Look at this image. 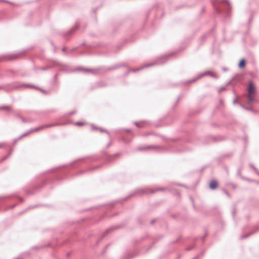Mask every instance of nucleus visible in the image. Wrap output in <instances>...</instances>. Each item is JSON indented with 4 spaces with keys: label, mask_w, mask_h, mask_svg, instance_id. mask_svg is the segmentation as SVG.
Instances as JSON below:
<instances>
[{
    "label": "nucleus",
    "mask_w": 259,
    "mask_h": 259,
    "mask_svg": "<svg viewBox=\"0 0 259 259\" xmlns=\"http://www.w3.org/2000/svg\"><path fill=\"white\" fill-rule=\"evenodd\" d=\"M170 56V54H168L165 56H163L156 60L153 61L152 62H151L150 63H148L144 66H143L141 67L138 68L137 69H133L129 70L126 73V74H128L130 72H137L143 68H148L149 67H151L155 65H162L164 63H165L167 61V58Z\"/></svg>",
    "instance_id": "obj_1"
},
{
    "label": "nucleus",
    "mask_w": 259,
    "mask_h": 259,
    "mask_svg": "<svg viewBox=\"0 0 259 259\" xmlns=\"http://www.w3.org/2000/svg\"><path fill=\"white\" fill-rule=\"evenodd\" d=\"M149 190L147 189H136V190H135L133 192V193L129 194L127 196H126L125 197H124V198H123L121 199H119V200H117L116 202H114L113 203H112V205H114L115 203L120 202H122L123 201L126 200L128 198H131L132 197L140 196V195H143V194H148L149 193Z\"/></svg>",
    "instance_id": "obj_2"
},
{
    "label": "nucleus",
    "mask_w": 259,
    "mask_h": 259,
    "mask_svg": "<svg viewBox=\"0 0 259 259\" xmlns=\"http://www.w3.org/2000/svg\"><path fill=\"white\" fill-rule=\"evenodd\" d=\"M13 87L14 89H20L23 87H29V88H34L36 90H39L41 93L44 94H47V91L39 88L38 87L28 84V83H22L20 82H15L12 84Z\"/></svg>",
    "instance_id": "obj_3"
},
{
    "label": "nucleus",
    "mask_w": 259,
    "mask_h": 259,
    "mask_svg": "<svg viewBox=\"0 0 259 259\" xmlns=\"http://www.w3.org/2000/svg\"><path fill=\"white\" fill-rule=\"evenodd\" d=\"M206 75H209L210 76L214 78H218L219 77L218 74L213 73L210 71H206L205 72L199 74L197 77L193 78L192 79L187 80L185 83H188L195 82L198 79H200L201 78Z\"/></svg>",
    "instance_id": "obj_4"
},
{
    "label": "nucleus",
    "mask_w": 259,
    "mask_h": 259,
    "mask_svg": "<svg viewBox=\"0 0 259 259\" xmlns=\"http://www.w3.org/2000/svg\"><path fill=\"white\" fill-rule=\"evenodd\" d=\"M65 123H51V124H46L44 125H40L38 127L34 128L33 131H39L40 130H44L45 128L51 127L55 126H60L63 125Z\"/></svg>",
    "instance_id": "obj_5"
},
{
    "label": "nucleus",
    "mask_w": 259,
    "mask_h": 259,
    "mask_svg": "<svg viewBox=\"0 0 259 259\" xmlns=\"http://www.w3.org/2000/svg\"><path fill=\"white\" fill-rule=\"evenodd\" d=\"M258 232H259V226L258 225H255L253 226V229H252V230L251 231H250L248 233H247L246 234L242 235L240 237V238L241 239H245V238H246L247 237H249L251 235H253V234L257 233Z\"/></svg>",
    "instance_id": "obj_6"
},
{
    "label": "nucleus",
    "mask_w": 259,
    "mask_h": 259,
    "mask_svg": "<svg viewBox=\"0 0 259 259\" xmlns=\"http://www.w3.org/2000/svg\"><path fill=\"white\" fill-rule=\"evenodd\" d=\"M255 89L254 83L252 80L248 82V93L249 95H252L255 93Z\"/></svg>",
    "instance_id": "obj_7"
},
{
    "label": "nucleus",
    "mask_w": 259,
    "mask_h": 259,
    "mask_svg": "<svg viewBox=\"0 0 259 259\" xmlns=\"http://www.w3.org/2000/svg\"><path fill=\"white\" fill-rule=\"evenodd\" d=\"M221 4H225L226 5V14L229 15V12L231 9V6L230 2L228 0H222L220 1Z\"/></svg>",
    "instance_id": "obj_8"
},
{
    "label": "nucleus",
    "mask_w": 259,
    "mask_h": 259,
    "mask_svg": "<svg viewBox=\"0 0 259 259\" xmlns=\"http://www.w3.org/2000/svg\"><path fill=\"white\" fill-rule=\"evenodd\" d=\"M160 148L159 147L156 145H149L148 146L145 147H139L137 148V150H147L150 149H154L155 150H157L158 149Z\"/></svg>",
    "instance_id": "obj_9"
},
{
    "label": "nucleus",
    "mask_w": 259,
    "mask_h": 259,
    "mask_svg": "<svg viewBox=\"0 0 259 259\" xmlns=\"http://www.w3.org/2000/svg\"><path fill=\"white\" fill-rule=\"evenodd\" d=\"M124 66H125L124 65H121V64L114 65H113L112 66H111V67H106L105 68V71H110V70H113L119 69L120 67H123Z\"/></svg>",
    "instance_id": "obj_10"
},
{
    "label": "nucleus",
    "mask_w": 259,
    "mask_h": 259,
    "mask_svg": "<svg viewBox=\"0 0 259 259\" xmlns=\"http://www.w3.org/2000/svg\"><path fill=\"white\" fill-rule=\"evenodd\" d=\"M75 70H82L84 71L85 72L89 73L91 72L93 74H95L96 71L92 69H89V68H84L83 67H78L75 69Z\"/></svg>",
    "instance_id": "obj_11"
},
{
    "label": "nucleus",
    "mask_w": 259,
    "mask_h": 259,
    "mask_svg": "<svg viewBox=\"0 0 259 259\" xmlns=\"http://www.w3.org/2000/svg\"><path fill=\"white\" fill-rule=\"evenodd\" d=\"M218 186V182L216 180H212L210 183H209V188L211 190H215L217 189V188Z\"/></svg>",
    "instance_id": "obj_12"
},
{
    "label": "nucleus",
    "mask_w": 259,
    "mask_h": 259,
    "mask_svg": "<svg viewBox=\"0 0 259 259\" xmlns=\"http://www.w3.org/2000/svg\"><path fill=\"white\" fill-rule=\"evenodd\" d=\"M121 153H115L113 155H109L108 157V160L110 161V162H111L112 161H113L114 159L115 158V157H119L120 156H121Z\"/></svg>",
    "instance_id": "obj_13"
},
{
    "label": "nucleus",
    "mask_w": 259,
    "mask_h": 259,
    "mask_svg": "<svg viewBox=\"0 0 259 259\" xmlns=\"http://www.w3.org/2000/svg\"><path fill=\"white\" fill-rule=\"evenodd\" d=\"M79 23L76 22L75 25L69 31H68L67 33L68 35H71L73 34V32L76 30L79 27Z\"/></svg>",
    "instance_id": "obj_14"
},
{
    "label": "nucleus",
    "mask_w": 259,
    "mask_h": 259,
    "mask_svg": "<svg viewBox=\"0 0 259 259\" xmlns=\"http://www.w3.org/2000/svg\"><path fill=\"white\" fill-rule=\"evenodd\" d=\"M114 228L113 227H111V228H108L103 233V234L101 235V236L100 237V238L98 239V241H97V244L101 240V239L104 237L106 234L109 232L111 230H112V229H113Z\"/></svg>",
    "instance_id": "obj_15"
},
{
    "label": "nucleus",
    "mask_w": 259,
    "mask_h": 259,
    "mask_svg": "<svg viewBox=\"0 0 259 259\" xmlns=\"http://www.w3.org/2000/svg\"><path fill=\"white\" fill-rule=\"evenodd\" d=\"M13 83L7 84V86L10 87L9 88L6 89L3 86H0V89L4 90L6 92H9V91H10L11 90H16L17 89H14L13 88V85H12Z\"/></svg>",
    "instance_id": "obj_16"
},
{
    "label": "nucleus",
    "mask_w": 259,
    "mask_h": 259,
    "mask_svg": "<svg viewBox=\"0 0 259 259\" xmlns=\"http://www.w3.org/2000/svg\"><path fill=\"white\" fill-rule=\"evenodd\" d=\"M137 255V252H134L132 254H128L126 256H122L121 257V259H131Z\"/></svg>",
    "instance_id": "obj_17"
},
{
    "label": "nucleus",
    "mask_w": 259,
    "mask_h": 259,
    "mask_svg": "<svg viewBox=\"0 0 259 259\" xmlns=\"http://www.w3.org/2000/svg\"><path fill=\"white\" fill-rule=\"evenodd\" d=\"M100 167H101V165H97V166H95V167H93L89 168L87 169H86L85 170H81L79 172V174H83V173H84V172H85L87 171H90L91 170H94V169H97V168H98Z\"/></svg>",
    "instance_id": "obj_18"
},
{
    "label": "nucleus",
    "mask_w": 259,
    "mask_h": 259,
    "mask_svg": "<svg viewBox=\"0 0 259 259\" xmlns=\"http://www.w3.org/2000/svg\"><path fill=\"white\" fill-rule=\"evenodd\" d=\"M245 66V60L244 59H241L238 64V67L240 68H243Z\"/></svg>",
    "instance_id": "obj_19"
},
{
    "label": "nucleus",
    "mask_w": 259,
    "mask_h": 259,
    "mask_svg": "<svg viewBox=\"0 0 259 259\" xmlns=\"http://www.w3.org/2000/svg\"><path fill=\"white\" fill-rule=\"evenodd\" d=\"M211 3H212L213 7H214V11H215V12H217L218 14L221 13L222 12V10L220 8L215 7V4L213 2V1L211 2Z\"/></svg>",
    "instance_id": "obj_20"
},
{
    "label": "nucleus",
    "mask_w": 259,
    "mask_h": 259,
    "mask_svg": "<svg viewBox=\"0 0 259 259\" xmlns=\"http://www.w3.org/2000/svg\"><path fill=\"white\" fill-rule=\"evenodd\" d=\"M237 213V208L235 205L233 206L232 209V215L234 219H235V217L236 214Z\"/></svg>",
    "instance_id": "obj_21"
},
{
    "label": "nucleus",
    "mask_w": 259,
    "mask_h": 259,
    "mask_svg": "<svg viewBox=\"0 0 259 259\" xmlns=\"http://www.w3.org/2000/svg\"><path fill=\"white\" fill-rule=\"evenodd\" d=\"M33 130H34V128H32V129L30 130L29 132H26V133H24V134H22V135L19 137H20V139H21L22 138H23V137H25V136H27V135L28 134H29L32 133H33V132H35L36 131H33Z\"/></svg>",
    "instance_id": "obj_22"
},
{
    "label": "nucleus",
    "mask_w": 259,
    "mask_h": 259,
    "mask_svg": "<svg viewBox=\"0 0 259 259\" xmlns=\"http://www.w3.org/2000/svg\"><path fill=\"white\" fill-rule=\"evenodd\" d=\"M21 121L23 123H25V122H32L33 120L32 119H31L30 118H28V119H25L23 117H21V118L20 119Z\"/></svg>",
    "instance_id": "obj_23"
},
{
    "label": "nucleus",
    "mask_w": 259,
    "mask_h": 259,
    "mask_svg": "<svg viewBox=\"0 0 259 259\" xmlns=\"http://www.w3.org/2000/svg\"><path fill=\"white\" fill-rule=\"evenodd\" d=\"M11 107L10 106H0V109H4L10 111Z\"/></svg>",
    "instance_id": "obj_24"
},
{
    "label": "nucleus",
    "mask_w": 259,
    "mask_h": 259,
    "mask_svg": "<svg viewBox=\"0 0 259 259\" xmlns=\"http://www.w3.org/2000/svg\"><path fill=\"white\" fill-rule=\"evenodd\" d=\"M248 98V103L251 104L252 102L254 101V99L251 96V95H249L247 97Z\"/></svg>",
    "instance_id": "obj_25"
},
{
    "label": "nucleus",
    "mask_w": 259,
    "mask_h": 259,
    "mask_svg": "<svg viewBox=\"0 0 259 259\" xmlns=\"http://www.w3.org/2000/svg\"><path fill=\"white\" fill-rule=\"evenodd\" d=\"M86 158H82L80 159H77L73 162V163H78L80 162L81 163H83Z\"/></svg>",
    "instance_id": "obj_26"
},
{
    "label": "nucleus",
    "mask_w": 259,
    "mask_h": 259,
    "mask_svg": "<svg viewBox=\"0 0 259 259\" xmlns=\"http://www.w3.org/2000/svg\"><path fill=\"white\" fill-rule=\"evenodd\" d=\"M12 151H13V150H12V149H10V152H9V153L8 155H7V156H6L5 157H4L2 159V160H1V162L4 161H5V160H6V159H7V158H8L10 156V155L11 154V153H12Z\"/></svg>",
    "instance_id": "obj_27"
},
{
    "label": "nucleus",
    "mask_w": 259,
    "mask_h": 259,
    "mask_svg": "<svg viewBox=\"0 0 259 259\" xmlns=\"http://www.w3.org/2000/svg\"><path fill=\"white\" fill-rule=\"evenodd\" d=\"M73 124L75 125L83 126V125H85V123L83 122L77 121V122H74Z\"/></svg>",
    "instance_id": "obj_28"
},
{
    "label": "nucleus",
    "mask_w": 259,
    "mask_h": 259,
    "mask_svg": "<svg viewBox=\"0 0 259 259\" xmlns=\"http://www.w3.org/2000/svg\"><path fill=\"white\" fill-rule=\"evenodd\" d=\"M165 189H167V188H158V189H156L155 190H151V193H152H152H155L157 191H163V190H165Z\"/></svg>",
    "instance_id": "obj_29"
},
{
    "label": "nucleus",
    "mask_w": 259,
    "mask_h": 259,
    "mask_svg": "<svg viewBox=\"0 0 259 259\" xmlns=\"http://www.w3.org/2000/svg\"><path fill=\"white\" fill-rule=\"evenodd\" d=\"M97 86L102 87L105 86V84L104 83L103 81H100L97 82Z\"/></svg>",
    "instance_id": "obj_30"
},
{
    "label": "nucleus",
    "mask_w": 259,
    "mask_h": 259,
    "mask_svg": "<svg viewBox=\"0 0 259 259\" xmlns=\"http://www.w3.org/2000/svg\"><path fill=\"white\" fill-rule=\"evenodd\" d=\"M195 246V244H194L192 246H189V247H187L186 248V250H187V251H189V250H191L192 249H193L194 247Z\"/></svg>",
    "instance_id": "obj_31"
},
{
    "label": "nucleus",
    "mask_w": 259,
    "mask_h": 259,
    "mask_svg": "<svg viewBox=\"0 0 259 259\" xmlns=\"http://www.w3.org/2000/svg\"><path fill=\"white\" fill-rule=\"evenodd\" d=\"M249 166L253 169L255 172L257 171L258 169L253 164L250 163Z\"/></svg>",
    "instance_id": "obj_32"
},
{
    "label": "nucleus",
    "mask_w": 259,
    "mask_h": 259,
    "mask_svg": "<svg viewBox=\"0 0 259 259\" xmlns=\"http://www.w3.org/2000/svg\"><path fill=\"white\" fill-rule=\"evenodd\" d=\"M223 191L224 192V193L226 194V195L229 198H230L231 197V196L228 193V192L226 191V190L225 189H223Z\"/></svg>",
    "instance_id": "obj_33"
},
{
    "label": "nucleus",
    "mask_w": 259,
    "mask_h": 259,
    "mask_svg": "<svg viewBox=\"0 0 259 259\" xmlns=\"http://www.w3.org/2000/svg\"><path fill=\"white\" fill-rule=\"evenodd\" d=\"M241 170H242V168H239V169H238L237 172V176H241Z\"/></svg>",
    "instance_id": "obj_34"
},
{
    "label": "nucleus",
    "mask_w": 259,
    "mask_h": 259,
    "mask_svg": "<svg viewBox=\"0 0 259 259\" xmlns=\"http://www.w3.org/2000/svg\"><path fill=\"white\" fill-rule=\"evenodd\" d=\"M99 130H100V132H102V133H103V132H105L106 133H107V134H109V133L106 130H104V129H102V128H99Z\"/></svg>",
    "instance_id": "obj_35"
},
{
    "label": "nucleus",
    "mask_w": 259,
    "mask_h": 259,
    "mask_svg": "<svg viewBox=\"0 0 259 259\" xmlns=\"http://www.w3.org/2000/svg\"><path fill=\"white\" fill-rule=\"evenodd\" d=\"M20 139H21L20 138V137H18V138L15 139L13 140V144H14V145H15V144L17 143V142H18L19 140H20Z\"/></svg>",
    "instance_id": "obj_36"
},
{
    "label": "nucleus",
    "mask_w": 259,
    "mask_h": 259,
    "mask_svg": "<svg viewBox=\"0 0 259 259\" xmlns=\"http://www.w3.org/2000/svg\"><path fill=\"white\" fill-rule=\"evenodd\" d=\"M204 253V251L203 250V251H202L201 252H200L199 253H198L197 255H199V257H201L203 256Z\"/></svg>",
    "instance_id": "obj_37"
},
{
    "label": "nucleus",
    "mask_w": 259,
    "mask_h": 259,
    "mask_svg": "<svg viewBox=\"0 0 259 259\" xmlns=\"http://www.w3.org/2000/svg\"><path fill=\"white\" fill-rule=\"evenodd\" d=\"M229 185L231 186L233 189H235L236 188V185L233 183H230L229 184Z\"/></svg>",
    "instance_id": "obj_38"
},
{
    "label": "nucleus",
    "mask_w": 259,
    "mask_h": 259,
    "mask_svg": "<svg viewBox=\"0 0 259 259\" xmlns=\"http://www.w3.org/2000/svg\"><path fill=\"white\" fill-rule=\"evenodd\" d=\"M225 89H226L225 87H221V88H220L219 89V91H219V92L220 93V92H222V91H223L225 90Z\"/></svg>",
    "instance_id": "obj_39"
},
{
    "label": "nucleus",
    "mask_w": 259,
    "mask_h": 259,
    "mask_svg": "<svg viewBox=\"0 0 259 259\" xmlns=\"http://www.w3.org/2000/svg\"><path fill=\"white\" fill-rule=\"evenodd\" d=\"M75 113H76V111L74 110V111L69 112L68 113V115H71L75 114Z\"/></svg>",
    "instance_id": "obj_40"
},
{
    "label": "nucleus",
    "mask_w": 259,
    "mask_h": 259,
    "mask_svg": "<svg viewBox=\"0 0 259 259\" xmlns=\"http://www.w3.org/2000/svg\"><path fill=\"white\" fill-rule=\"evenodd\" d=\"M240 105L243 108L245 109V110H250L249 108L245 107V106H244L243 105H242L241 104H240Z\"/></svg>",
    "instance_id": "obj_41"
},
{
    "label": "nucleus",
    "mask_w": 259,
    "mask_h": 259,
    "mask_svg": "<svg viewBox=\"0 0 259 259\" xmlns=\"http://www.w3.org/2000/svg\"><path fill=\"white\" fill-rule=\"evenodd\" d=\"M92 129L93 130H97V129H99V128H98L97 127H95L93 124H92Z\"/></svg>",
    "instance_id": "obj_42"
},
{
    "label": "nucleus",
    "mask_w": 259,
    "mask_h": 259,
    "mask_svg": "<svg viewBox=\"0 0 259 259\" xmlns=\"http://www.w3.org/2000/svg\"><path fill=\"white\" fill-rule=\"evenodd\" d=\"M15 117H16V118H19V119H20V118H21V117H22V116H21L20 115V114H16Z\"/></svg>",
    "instance_id": "obj_43"
},
{
    "label": "nucleus",
    "mask_w": 259,
    "mask_h": 259,
    "mask_svg": "<svg viewBox=\"0 0 259 259\" xmlns=\"http://www.w3.org/2000/svg\"><path fill=\"white\" fill-rule=\"evenodd\" d=\"M26 194H28V195H31V194H32L33 193H32L31 192H30V191H29V190H26Z\"/></svg>",
    "instance_id": "obj_44"
},
{
    "label": "nucleus",
    "mask_w": 259,
    "mask_h": 259,
    "mask_svg": "<svg viewBox=\"0 0 259 259\" xmlns=\"http://www.w3.org/2000/svg\"><path fill=\"white\" fill-rule=\"evenodd\" d=\"M52 46H53V48H54V52L55 53V52H56L57 50H56V46H55L53 43H52Z\"/></svg>",
    "instance_id": "obj_45"
},
{
    "label": "nucleus",
    "mask_w": 259,
    "mask_h": 259,
    "mask_svg": "<svg viewBox=\"0 0 259 259\" xmlns=\"http://www.w3.org/2000/svg\"><path fill=\"white\" fill-rule=\"evenodd\" d=\"M56 63V65H58V66H63L62 64H61L60 63H59L58 62H55Z\"/></svg>",
    "instance_id": "obj_46"
},
{
    "label": "nucleus",
    "mask_w": 259,
    "mask_h": 259,
    "mask_svg": "<svg viewBox=\"0 0 259 259\" xmlns=\"http://www.w3.org/2000/svg\"><path fill=\"white\" fill-rule=\"evenodd\" d=\"M16 204H14V205H11V206H10L8 208V209H12V208H13L14 207H15L16 206Z\"/></svg>",
    "instance_id": "obj_47"
},
{
    "label": "nucleus",
    "mask_w": 259,
    "mask_h": 259,
    "mask_svg": "<svg viewBox=\"0 0 259 259\" xmlns=\"http://www.w3.org/2000/svg\"><path fill=\"white\" fill-rule=\"evenodd\" d=\"M177 185H178V186L183 187L187 188V186L186 185H185L180 184H177Z\"/></svg>",
    "instance_id": "obj_48"
},
{
    "label": "nucleus",
    "mask_w": 259,
    "mask_h": 259,
    "mask_svg": "<svg viewBox=\"0 0 259 259\" xmlns=\"http://www.w3.org/2000/svg\"><path fill=\"white\" fill-rule=\"evenodd\" d=\"M155 221H156V219H153V220H151V221H150V224H151V225H153V224L154 223V222H155Z\"/></svg>",
    "instance_id": "obj_49"
},
{
    "label": "nucleus",
    "mask_w": 259,
    "mask_h": 259,
    "mask_svg": "<svg viewBox=\"0 0 259 259\" xmlns=\"http://www.w3.org/2000/svg\"><path fill=\"white\" fill-rule=\"evenodd\" d=\"M57 168V167H55V168H53L51 169H50L49 170L50 172H52V171H54Z\"/></svg>",
    "instance_id": "obj_50"
},
{
    "label": "nucleus",
    "mask_w": 259,
    "mask_h": 259,
    "mask_svg": "<svg viewBox=\"0 0 259 259\" xmlns=\"http://www.w3.org/2000/svg\"><path fill=\"white\" fill-rule=\"evenodd\" d=\"M36 206L34 205V206H30L28 207V209H31V208H35L36 207Z\"/></svg>",
    "instance_id": "obj_51"
},
{
    "label": "nucleus",
    "mask_w": 259,
    "mask_h": 259,
    "mask_svg": "<svg viewBox=\"0 0 259 259\" xmlns=\"http://www.w3.org/2000/svg\"><path fill=\"white\" fill-rule=\"evenodd\" d=\"M237 96H236V98L233 101V104H235L237 102Z\"/></svg>",
    "instance_id": "obj_52"
},
{
    "label": "nucleus",
    "mask_w": 259,
    "mask_h": 259,
    "mask_svg": "<svg viewBox=\"0 0 259 259\" xmlns=\"http://www.w3.org/2000/svg\"><path fill=\"white\" fill-rule=\"evenodd\" d=\"M198 258H199V255H196L192 259H198Z\"/></svg>",
    "instance_id": "obj_53"
},
{
    "label": "nucleus",
    "mask_w": 259,
    "mask_h": 259,
    "mask_svg": "<svg viewBox=\"0 0 259 259\" xmlns=\"http://www.w3.org/2000/svg\"><path fill=\"white\" fill-rule=\"evenodd\" d=\"M18 198L19 199V200L21 202H23V199L21 197H18Z\"/></svg>",
    "instance_id": "obj_54"
},
{
    "label": "nucleus",
    "mask_w": 259,
    "mask_h": 259,
    "mask_svg": "<svg viewBox=\"0 0 259 259\" xmlns=\"http://www.w3.org/2000/svg\"><path fill=\"white\" fill-rule=\"evenodd\" d=\"M222 70L224 71H227L228 70V69L227 68L223 67V68H222Z\"/></svg>",
    "instance_id": "obj_55"
},
{
    "label": "nucleus",
    "mask_w": 259,
    "mask_h": 259,
    "mask_svg": "<svg viewBox=\"0 0 259 259\" xmlns=\"http://www.w3.org/2000/svg\"><path fill=\"white\" fill-rule=\"evenodd\" d=\"M134 124L138 127H140L139 123L137 122H135Z\"/></svg>",
    "instance_id": "obj_56"
},
{
    "label": "nucleus",
    "mask_w": 259,
    "mask_h": 259,
    "mask_svg": "<svg viewBox=\"0 0 259 259\" xmlns=\"http://www.w3.org/2000/svg\"><path fill=\"white\" fill-rule=\"evenodd\" d=\"M48 68H49V67H47V68L43 67V68H41V69L42 70H46L48 69Z\"/></svg>",
    "instance_id": "obj_57"
},
{
    "label": "nucleus",
    "mask_w": 259,
    "mask_h": 259,
    "mask_svg": "<svg viewBox=\"0 0 259 259\" xmlns=\"http://www.w3.org/2000/svg\"><path fill=\"white\" fill-rule=\"evenodd\" d=\"M237 76H238V75H237L234 76L232 78V80H235V79H236V78H237Z\"/></svg>",
    "instance_id": "obj_58"
},
{
    "label": "nucleus",
    "mask_w": 259,
    "mask_h": 259,
    "mask_svg": "<svg viewBox=\"0 0 259 259\" xmlns=\"http://www.w3.org/2000/svg\"><path fill=\"white\" fill-rule=\"evenodd\" d=\"M62 51L63 52H65V51H66V48H65V47H63V48H62Z\"/></svg>",
    "instance_id": "obj_59"
},
{
    "label": "nucleus",
    "mask_w": 259,
    "mask_h": 259,
    "mask_svg": "<svg viewBox=\"0 0 259 259\" xmlns=\"http://www.w3.org/2000/svg\"><path fill=\"white\" fill-rule=\"evenodd\" d=\"M125 131L126 132H131L130 129H126V130H125Z\"/></svg>",
    "instance_id": "obj_60"
},
{
    "label": "nucleus",
    "mask_w": 259,
    "mask_h": 259,
    "mask_svg": "<svg viewBox=\"0 0 259 259\" xmlns=\"http://www.w3.org/2000/svg\"><path fill=\"white\" fill-rule=\"evenodd\" d=\"M111 145V143H109L107 146H106V148H109Z\"/></svg>",
    "instance_id": "obj_61"
},
{
    "label": "nucleus",
    "mask_w": 259,
    "mask_h": 259,
    "mask_svg": "<svg viewBox=\"0 0 259 259\" xmlns=\"http://www.w3.org/2000/svg\"><path fill=\"white\" fill-rule=\"evenodd\" d=\"M76 49H77V47H74V48L72 49L71 51H73L76 50Z\"/></svg>",
    "instance_id": "obj_62"
},
{
    "label": "nucleus",
    "mask_w": 259,
    "mask_h": 259,
    "mask_svg": "<svg viewBox=\"0 0 259 259\" xmlns=\"http://www.w3.org/2000/svg\"><path fill=\"white\" fill-rule=\"evenodd\" d=\"M206 234L204 235L203 236H202L201 237L203 240L205 238V237H206Z\"/></svg>",
    "instance_id": "obj_63"
},
{
    "label": "nucleus",
    "mask_w": 259,
    "mask_h": 259,
    "mask_svg": "<svg viewBox=\"0 0 259 259\" xmlns=\"http://www.w3.org/2000/svg\"><path fill=\"white\" fill-rule=\"evenodd\" d=\"M255 172L259 176V170L257 169V171H256Z\"/></svg>",
    "instance_id": "obj_64"
}]
</instances>
